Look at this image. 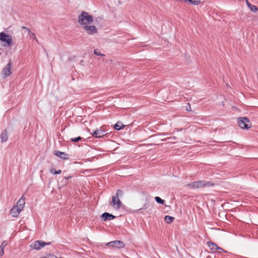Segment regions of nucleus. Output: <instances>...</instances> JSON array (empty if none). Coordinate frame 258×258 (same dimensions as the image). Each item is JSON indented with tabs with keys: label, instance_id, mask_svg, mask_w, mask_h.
<instances>
[{
	"label": "nucleus",
	"instance_id": "1",
	"mask_svg": "<svg viewBox=\"0 0 258 258\" xmlns=\"http://www.w3.org/2000/svg\"><path fill=\"white\" fill-rule=\"evenodd\" d=\"M93 21L92 17L86 12H82L78 18V22L82 27L91 24Z\"/></svg>",
	"mask_w": 258,
	"mask_h": 258
},
{
	"label": "nucleus",
	"instance_id": "2",
	"mask_svg": "<svg viewBox=\"0 0 258 258\" xmlns=\"http://www.w3.org/2000/svg\"><path fill=\"white\" fill-rule=\"evenodd\" d=\"M213 185L214 184L211 182L205 181H198L188 184L187 186L189 187L191 189H196L205 186H210Z\"/></svg>",
	"mask_w": 258,
	"mask_h": 258
},
{
	"label": "nucleus",
	"instance_id": "3",
	"mask_svg": "<svg viewBox=\"0 0 258 258\" xmlns=\"http://www.w3.org/2000/svg\"><path fill=\"white\" fill-rule=\"evenodd\" d=\"M0 41L4 42L3 46H11L13 44L12 37L5 32L0 33Z\"/></svg>",
	"mask_w": 258,
	"mask_h": 258
},
{
	"label": "nucleus",
	"instance_id": "4",
	"mask_svg": "<svg viewBox=\"0 0 258 258\" xmlns=\"http://www.w3.org/2000/svg\"><path fill=\"white\" fill-rule=\"evenodd\" d=\"M237 122L239 127L242 129L248 130L252 126L249 119L246 117H238Z\"/></svg>",
	"mask_w": 258,
	"mask_h": 258
},
{
	"label": "nucleus",
	"instance_id": "5",
	"mask_svg": "<svg viewBox=\"0 0 258 258\" xmlns=\"http://www.w3.org/2000/svg\"><path fill=\"white\" fill-rule=\"evenodd\" d=\"M50 242H45L42 240H37L32 242L30 247L36 250H40L46 245H49Z\"/></svg>",
	"mask_w": 258,
	"mask_h": 258
},
{
	"label": "nucleus",
	"instance_id": "6",
	"mask_svg": "<svg viewBox=\"0 0 258 258\" xmlns=\"http://www.w3.org/2000/svg\"><path fill=\"white\" fill-rule=\"evenodd\" d=\"M12 62L11 60H10L8 63L4 68L2 71V74L4 78H6L8 76H10L11 74Z\"/></svg>",
	"mask_w": 258,
	"mask_h": 258
},
{
	"label": "nucleus",
	"instance_id": "7",
	"mask_svg": "<svg viewBox=\"0 0 258 258\" xmlns=\"http://www.w3.org/2000/svg\"><path fill=\"white\" fill-rule=\"evenodd\" d=\"M83 29L88 35H93L98 32V30L95 26L86 25L83 27Z\"/></svg>",
	"mask_w": 258,
	"mask_h": 258
},
{
	"label": "nucleus",
	"instance_id": "8",
	"mask_svg": "<svg viewBox=\"0 0 258 258\" xmlns=\"http://www.w3.org/2000/svg\"><path fill=\"white\" fill-rule=\"evenodd\" d=\"M106 245L109 247H115L118 248H122L125 247V244L122 241L120 240H115L108 242L106 244Z\"/></svg>",
	"mask_w": 258,
	"mask_h": 258
},
{
	"label": "nucleus",
	"instance_id": "9",
	"mask_svg": "<svg viewBox=\"0 0 258 258\" xmlns=\"http://www.w3.org/2000/svg\"><path fill=\"white\" fill-rule=\"evenodd\" d=\"M111 205L114 209L118 210L120 208L122 203L117 196H113L112 197Z\"/></svg>",
	"mask_w": 258,
	"mask_h": 258
},
{
	"label": "nucleus",
	"instance_id": "10",
	"mask_svg": "<svg viewBox=\"0 0 258 258\" xmlns=\"http://www.w3.org/2000/svg\"><path fill=\"white\" fill-rule=\"evenodd\" d=\"M25 198L23 196L17 202L16 205H15L19 208V211H22L24 209L25 203Z\"/></svg>",
	"mask_w": 258,
	"mask_h": 258
},
{
	"label": "nucleus",
	"instance_id": "11",
	"mask_svg": "<svg viewBox=\"0 0 258 258\" xmlns=\"http://www.w3.org/2000/svg\"><path fill=\"white\" fill-rule=\"evenodd\" d=\"M21 211H19V208H18L17 206H14L10 211V214L13 217H17L19 215Z\"/></svg>",
	"mask_w": 258,
	"mask_h": 258
},
{
	"label": "nucleus",
	"instance_id": "12",
	"mask_svg": "<svg viewBox=\"0 0 258 258\" xmlns=\"http://www.w3.org/2000/svg\"><path fill=\"white\" fill-rule=\"evenodd\" d=\"M92 136L96 138H100L105 135V133L101 130H96L94 131L92 134Z\"/></svg>",
	"mask_w": 258,
	"mask_h": 258
},
{
	"label": "nucleus",
	"instance_id": "13",
	"mask_svg": "<svg viewBox=\"0 0 258 258\" xmlns=\"http://www.w3.org/2000/svg\"><path fill=\"white\" fill-rule=\"evenodd\" d=\"M2 143L6 142L8 139V135L6 130L3 131L0 136Z\"/></svg>",
	"mask_w": 258,
	"mask_h": 258
},
{
	"label": "nucleus",
	"instance_id": "14",
	"mask_svg": "<svg viewBox=\"0 0 258 258\" xmlns=\"http://www.w3.org/2000/svg\"><path fill=\"white\" fill-rule=\"evenodd\" d=\"M101 217L103 219L104 221L110 220L113 219L115 218L114 216H113V215L110 214L108 213H103Z\"/></svg>",
	"mask_w": 258,
	"mask_h": 258
},
{
	"label": "nucleus",
	"instance_id": "15",
	"mask_svg": "<svg viewBox=\"0 0 258 258\" xmlns=\"http://www.w3.org/2000/svg\"><path fill=\"white\" fill-rule=\"evenodd\" d=\"M54 154L59 157V158L63 159H68V155L66 154L64 152H62L58 151H55Z\"/></svg>",
	"mask_w": 258,
	"mask_h": 258
},
{
	"label": "nucleus",
	"instance_id": "16",
	"mask_svg": "<svg viewBox=\"0 0 258 258\" xmlns=\"http://www.w3.org/2000/svg\"><path fill=\"white\" fill-rule=\"evenodd\" d=\"M22 28L23 29L25 30V31L27 33V34L29 35L30 37L35 39L37 42H38V40L36 38L35 35L34 34V33L31 32L29 29L25 26H23Z\"/></svg>",
	"mask_w": 258,
	"mask_h": 258
},
{
	"label": "nucleus",
	"instance_id": "17",
	"mask_svg": "<svg viewBox=\"0 0 258 258\" xmlns=\"http://www.w3.org/2000/svg\"><path fill=\"white\" fill-rule=\"evenodd\" d=\"M207 244H208V245L209 247L213 252L216 251V250L218 249H221V248H220V247H218L217 246V245L215 243L211 242H208L207 243Z\"/></svg>",
	"mask_w": 258,
	"mask_h": 258
},
{
	"label": "nucleus",
	"instance_id": "18",
	"mask_svg": "<svg viewBox=\"0 0 258 258\" xmlns=\"http://www.w3.org/2000/svg\"><path fill=\"white\" fill-rule=\"evenodd\" d=\"M246 5H247V6L248 7V8L250 9L251 11H252V12H256V11H257V10H258L257 8L255 6L251 5L248 2V0H246Z\"/></svg>",
	"mask_w": 258,
	"mask_h": 258
},
{
	"label": "nucleus",
	"instance_id": "19",
	"mask_svg": "<svg viewBox=\"0 0 258 258\" xmlns=\"http://www.w3.org/2000/svg\"><path fill=\"white\" fill-rule=\"evenodd\" d=\"M174 219V217L169 216H166L164 218L165 221L168 224L171 223Z\"/></svg>",
	"mask_w": 258,
	"mask_h": 258
},
{
	"label": "nucleus",
	"instance_id": "20",
	"mask_svg": "<svg viewBox=\"0 0 258 258\" xmlns=\"http://www.w3.org/2000/svg\"><path fill=\"white\" fill-rule=\"evenodd\" d=\"M124 126V125H123L121 122H117L115 125H114V128L116 130H120L121 128H123Z\"/></svg>",
	"mask_w": 258,
	"mask_h": 258
},
{
	"label": "nucleus",
	"instance_id": "21",
	"mask_svg": "<svg viewBox=\"0 0 258 258\" xmlns=\"http://www.w3.org/2000/svg\"><path fill=\"white\" fill-rule=\"evenodd\" d=\"M201 0H185V2H188L190 4L194 5H198L201 3Z\"/></svg>",
	"mask_w": 258,
	"mask_h": 258
},
{
	"label": "nucleus",
	"instance_id": "22",
	"mask_svg": "<svg viewBox=\"0 0 258 258\" xmlns=\"http://www.w3.org/2000/svg\"><path fill=\"white\" fill-rule=\"evenodd\" d=\"M176 137H167V138H164V139H162L161 140L162 141H167L168 140H170V141H169L171 143H174V140H176Z\"/></svg>",
	"mask_w": 258,
	"mask_h": 258
},
{
	"label": "nucleus",
	"instance_id": "23",
	"mask_svg": "<svg viewBox=\"0 0 258 258\" xmlns=\"http://www.w3.org/2000/svg\"><path fill=\"white\" fill-rule=\"evenodd\" d=\"M123 195V191L120 189H118L116 194L114 196H117V197H121Z\"/></svg>",
	"mask_w": 258,
	"mask_h": 258
},
{
	"label": "nucleus",
	"instance_id": "24",
	"mask_svg": "<svg viewBox=\"0 0 258 258\" xmlns=\"http://www.w3.org/2000/svg\"><path fill=\"white\" fill-rule=\"evenodd\" d=\"M94 53L95 54V55H100V56H104L105 55L104 54H102L100 51L99 50V49H95L94 50Z\"/></svg>",
	"mask_w": 258,
	"mask_h": 258
},
{
	"label": "nucleus",
	"instance_id": "25",
	"mask_svg": "<svg viewBox=\"0 0 258 258\" xmlns=\"http://www.w3.org/2000/svg\"><path fill=\"white\" fill-rule=\"evenodd\" d=\"M155 199L156 200V201L158 203H160V204H163L164 203V200H162L160 198H159V197H156L155 198Z\"/></svg>",
	"mask_w": 258,
	"mask_h": 258
},
{
	"label": "nucleus",
	"instance_id": "26",
	"mask_svg": "<svg viewBox=\"0 0 258 258\" xmlns=\"http://www.w3.org/2000/svg\"><path fill=\"white\" fill-rule=\"evenodd\" d=\"M81 139H82L81 137H77V138H71V141L72 142H77L80 141Z\"/></svg>",
	"mask_w": 258,
	"mask_h": 258
},
{
	"label": "nucleus",
	"instance_id": "27",
	"mask_svg": "<svg viewBox=\"0 0 258 258\" xmlns=\"http://www.w3.org/2000/svg\"><path fill=\"white\" fill-rule=\"evenodd\" d=\"M186 110L187 111H191V107H190V104L189 103H187V106H186Z\"/></svg>",
	"mask_w": 258,
	"mask_h": 258
},
{
	"label": "nucleus",
	"instance_id": "28",
	"mask_svg": "<svg viewBox=\"0 0 258 258\" xmlns=\"http://www.w3.org/2000/svg\"><path fill=\"white\" fill-rule=\"evenodd\" d=\"M50 172L51 174H56V171L54 168H52L50 169Z\"/></svg>",
	"mask_w": 258,
	"mask_h": 258
},
{
	"label": "nucleus",
	"instance_id": "29",
	"mask_svg": "<svg viewBox=\"0 0 258 258\" xmlns=\"http://www.w3.org/2000/svg\"><path fill=\"white\" fill-rule=\"evenodd\" d=\"M4 247L0 246V255H3L4 254Z\"/></svg>",
	"mask_w": 258,
	"mask_h": 258
},
{
	"label": "nucleus",
	"instance_id": "30",
	"mask_svg": "<svg viewBox=\"0 0 258 258\" xmlns=\"http://www.w3.org/2000/svg\"><path fill=\"white\" fill-rule=\"evenodd\" d=\"M7 243L6 241H4L3 242V243H2V245H0V246L5 248V246L7 245Z\"/></svg>",
	"mask_w": 258,
	"mask_h": 258
},
{
	"label": "nucleus",
	"instance_id": "31",
	"mask_svg": "<svg viewBox=\"0 0 258 258\" xmlns=\"http://www.w3.org/2000/svg\"><path fill=\"white\" fill-rule=\"evenodd\" d=\"M61 173V170H58L56 172V174H60Z\"/></svg>",
	"mask_w": 258,
	"mask_h": 258
},
{
	"label": "nucleus",
	"instance_id": "32",
	"mask_svg": "<svg viewBox=\"0 0 258 258\" xmlns=\"http://www.w3.org/2000/svg\"><path fill=\"white\" fill-rule=\"evenodd\" d=\"M71 176H68L67 177V176L64 177V178L66 179H68L71 178Z\"/></svg>",
	"mask_w": 258,
	"mask_h": 258
},
{
	"label": "nucleus",
	"instance_id": "33",
	"mask_svg": "<svg viewBox=\"0 0 258 258\" xmlns=\"http://www.w3.org/2000/svg\"><path fill=\"white\" fill-rule=\"evenodd\" d=\"M143 209H146V205H144V207H143ZM141 210V209H139L138 211H139V210Z\"/></svg>",
	"mask_w": 258,
	"mask_h": 258
},
{
	"label": "nucleus",
	"instance_id": "34",
	"mask_svg": "<svg viewBox=\"0 0 258 258\" xmlns=\"http://www.w3.org/2000/svg\"><path fill=\"white\" fill-rule=\"evenodd\" d=\"M40 258H49V257H47V256H43V257H41Z\"/></svg>",
	"mask_w": 258,
	"mask_h": 258
}]
</instances>
